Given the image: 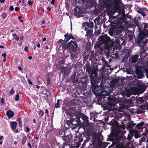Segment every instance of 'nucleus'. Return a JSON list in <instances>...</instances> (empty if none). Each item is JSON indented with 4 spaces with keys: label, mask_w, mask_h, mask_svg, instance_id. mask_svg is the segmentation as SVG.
I'll list each match as a JSON object with an SVG mask.
<instances>
[{
    "label": "nucleus",
    "mask_w": 148,
    "mask_h": 148,
    "mask_svg": "<svg viewBox=\"0 0 148 148\" xmlns=\"http://www.w3.org/2000/svg\"><path fill=\"white\" fill-rule=\"evenodd\" d=\"M141 29L142 28H140V27L138 28V30L140 32V33L138 36V45L140 48L144 47L145 45V44L148 41L147 39H146L145 41L143 40V43H141V41L144 39L145 36L148 37V30H147L145 29H143L141 31Z\"/></svg>",
    "instance_id": "f257e3e1"
},
{
    "label": "nucleus",
    "mask_w": 148,
    "mask_h": 148,
    "mask_svg": "<svg viewBox=\"0 0 148 148\" xmlns=\"http://www.w3.org/2000/svg\"><path fill=\"white\" fill-rule=\"evenodd\" d=\"M86 71L89 74H90V82L92 84L97 85L99 82V79L98 77L97 70L95 68L91 67L86 69Z\"/></svg>",
    "instance_id": "f03ea898"
},
{
    "label": "nucleus",
    "mask_w": 148,
    "mask_h": 148,
    "mask_svg": "<svg viewBox=\"0 0 148 148\" xmlns=\"http://www.w3.org/2000/svg\"><path fill=\"white\" fill-rule=\"evenodd\" d=\"M99 41L100 44H104V48L109 51L110 48L109 37L102 36L99 38Z\"/></svg>",
    "instance_id": "7ed1b4c3"
},
{
    "label": "nucleus",
    "mask_w": 148,
    "mask_h": 148,
    "mask_svg": "<svg viewBox=\"0 0 148 148\" xmlns=\"http://www.w3.org/2000/svg\"><path fill=\"white\" fill-rule=\"evenodd\" d=\"M83 27H84V30L86 31V36H90L92 34V29L93 27V24L92 22L88 23L85 22L83 23Z\"/></svg>",
    "instance_id": "20e7f679"
},
{
    "label": "nucleus",
    "mask_w": 148,
    "mask_h": 148,
    "mask_svg": "<svg viewBox=\"0 0 148 148\" xmlns=\"http://www.w3.org/2000/svg\"><path fill=\"white\" fill-rule=\"evenodd\" d=\"M136 124H134L133 122L131 121L127 125L126 128L129 131L131 135H134L135 138H137L139 137V136L138 134V130H137V132H136L135 130L132 129L134 126Z\"/></svg>",
    "instance_id": "39448f33"
},
{
    "label": "nucleus",
    "mask_w": 148,
    "mask_h": 148,
    "mask_svg": "<svg viewBox=\"0 0 148 148\" xmlns=\"http://www.w3.org/2000/svg\"><path fill=\"white\" fill-rule=\"evenodd\" d=\"M143 125L144 123L143 122L138 124L136 127V129L138 130V132L144 131V132L143 134L146 135L148 134V124H146L144 127H143Z\"/></svg>",
    "instance_id": "423d86ee"
},
{
    "label": "nucleus",
    "mask_w": 148,
    "mask_h": 148,
    "mask_svg": "<svg viewBox=\"0 0 148 148\" xmlns=\"http://www.w3.org/2000/svg\"><path fill=\"white\" fill-rule=\"evenodd\" d=\"M114 139L113 143L116 146L121 148L123 147L124 140L122 137L115 136L114 137Z\"/></svg>",
    "instance_id": "0eeeda50"
},
{
    "label": "nucleus",
    "mask_w": 148,
    "mask_h": 148,
    "mask_svg": "<svg viewBox=\"0 0 148 148\" xmlns=\"http://www.w3.org/2000/svg\"><path fill=\"white\" fill-rule=\"evenodd\" d=\"M123 42V38L119 36L115 39L113 42V44L116 49H120L122 47V44Z\"/></svg>",
    "instance_id": "6e6552de"
},
{
    "label": "nucleus",
    "mask_w": 148,
    "mask_h": 148,
    "mask_svg": "<svg viewBox=\"0 0 148 148\" xmlns=\"http://www.w3.org/2000/svg\"><path fill=\"white\" fill-rule=\"evenodd\" d=\"M77 47L78 45L76 42L72 40L68 42L67 45V48L69 49V50L73 52L76 51Z\"/></svg>",
    "instance_id": "1a4fd4ad"
},
{
    "label": "nucleus",
    "mask_w": 148,
    "mask_h": 148,
    "mask_svg": "<svg viewBox=\"0 0 148 148\" xmlns=\"http://www.w3.org/2000/svg\"><path fill=\"white\" fill-rule=\"evenodd\" d=\"M140 56L142 59L144 60L145 61L148 62V53L147 54L145 53L144 47L142 48L140 52Z\"/></svg>",
    "instance_id": "9d476101"
},
{
    "label": "nucleus",
    "mask_w": 148,
    "mask_h": 148,
    "mask_svg": "<svg viewBox=\"0 0 148 148\" xmlns=\"http://www.w3.org/2000/svg\"><path fill=\"white\" fill-rule=\"evenodd\" d=\"M111 66H110L107 65V64L106 65H104L102 67L103 69V71L102 72V75L103 77V75H108L109 72L107 71L108 70H110L111 71H112L114 70L113 68H111Z\"/></svg>",
    "instance_id": "9b49d317"
},
{
    "label": "nucleus",
    "mask_w": 148,
    "mask_h": 148,
    "mask_svg": "<svg viewBox=\"0 0 148 148\" xmlns=\"http://www.w3.org/2000/svg\"><path fill=\"white\" fill-rule=\"evenodd\" d=\"M133 34L132 31L127 29L125 32V36L126 38H129V40L131 42L133 41Z\"/></svg>",
    "instance_id": "f8f14e48"
},
{
    "label": "nucleus",
    "mask_w": 148,
    "mask_h": 148,
    "mask_svg": "<svg viewBox=\"0 0 148 148\" xmlns=\"http://www.w3.org/2000/svg\"><path fill=\"white\" fill-rule=\"evenodd\" d=\"M71 136L70 135L67 136L63 138L64 142L63 144L65 145H70V143L71 142Z\"/></svg>",
    "instance_id": "ddd939ff"
},
{
    "label": "nucleus",
    "mask_w": 148,
    "mask_h": 148,
    "mask_svg": "<svg viewBox=\"0 0 148 148\" xmlns=\"http://www.w3.org/2000/svg\"><path fill=\"white\" fill-rule=\"evenodd\" d=\"M132 103L131 98L125 101L123 103V108H127L130 107Z\"/></svg>",
    "instance_id": "4468645a"
},
{
    "label": "nucleus",
    "mask_w": 148,
    "mask_h": 148,
    "mask_svg": "<svg viewBox=\"0 0 148 148\" xmlns=\"http://www.w3.org/2000/svg\"><path fill=\"white\" fill-rule=\"evenodd\" d=\"M103 89L102 87L99 86H96L94 90V93L98 96L100 95Z\"/></svg>",
    "instance_id": "2eb2a0df"
},
{
    "label": "nucleus",
    "mask_w": 148,
    "mask_h": 148,
    "mask_svg": "<svg viewBox=\"0 0 148 148\" xmlns=\"http://www.w3.org/2000/svg\"><path fill=\"white\" fill-rule=\"evenodd\" d=\"M136 73L137 75L138 78H142L144 76L142 71L139 69H137L136 70Z\"/></svg>",
    "instance_id": "dca6fc26"
},
{
    "label": "nucleus",
    "mask_w": 148,
    "mask_h": 148,
    "mask_svg": "<svg viewBox=\"0 0 148 148\" xmlns=\"http://www.w3.org/2000/svg\"><path fill=\"white\" fill-rule=\"evenodd\" d=\"M91 135L93 141H95L98 139V134L95 132H93L91 133Z\"/></svg>",
    "instance_id": "f3484780"
},
{
    "label": "nucleus",
    "mask_w": 148,
    "mask_h": 148,
    "mask_svg": "<svg viewBox=\"0 0 148 148\" xmlns=\"http://www.w3.org/2000/svg\"><path fill=\"white\" fill-rule=\"evenodd\" d=\"M64 36L66 40V42L69 41L71 39H73L75 38L72 35V34H70L69 35L68 33H67L65 34Z\"/></svg>",
    "instance_id": "a211bd4d"
},
{
    "label": "nucleus",
    "mask_w": 148,
    "mask_h": 148,
    "mask_svg": "<svg viewBox=\"0 0 148 148\" xmlns=\"http://www.w3.org/2000/svg\"><path fill=\"white\" fill-rule=\"evenodd\" d=\"M147 9L145 8H141L137 12L144 16H145V11Z\"/></svg>",
    "instance_id": "6ab92c4d"
},
{
    "label": "nucleus",
    "mask_w": 148,
    "mask_h": 148,
    "mask_svg": "<svg viewBox=\"0 0 148 148\" xmlns=\"http://www.w3.org/2000/svg\"><path fill=\"white\" fill-rule=\"evenodd\" d=\"M138 56L137 55L132 56L131 57V63H134L137 62L138 61Z\"/></svg>",
    "instance_id": "aec40b11"
},
{
    "label": "nucleus",
    "mask_w": 148,
    "mask_h": 148,
    "mask_svg": "<svg viewBox=\"0 0 148 148\" xmlns=\"http://www.w3.org/2000/svg\"><path fill=\"white\" fill-rule=\"evenodd\" d=\"M111 92L112 91H110L109 92L107 91V90H106L105 88H103L101 94L100 95H108L110 92Z\"/></svg>",
    "instance_id": "412c9836"
},
{
    "label": "nucleus",
    "mask_w": 148,
    "mask_h": 148,
    "mask_svg": "<svg viewBox=\"0 0 148 148\" xmlns=\"http://www.w3.org/2000/svg\"><path fill=\"white\" fill-rule=\"evenodd\" d=\"M62 72L64 74L66 75H68L70 71L67 68H63L62 70Z\"/></svg>",
    "instance_id": "4be33fe9"
},
{
    "label": "nucleus",
    "mask_w": 148,
    "mask_h": 148,
    "mask_svg": "<svg viewBox=\"0 0 148 148\" xmlns=\"http://www.w3.org/2000/svg\"><path fill=\"white\" fill-rule=\"evenodd\" d=\"M6 114L9 118H10L13 117L14 115V112L10 110H9L7 112Z\"/></svg>",
    "instance_id": "5701e85b"
},
{
    "label": "nucleus",
    "mask_w": 148,
    "mask_h": 148,
    "mask_svg": "<svg viewBox=\"0 0 148 148\" xmlns=\"http://www.w3.org/2000/svg\"><path fill=\"white\" fill-rule=\"evenodd\" d=\"M81 116L84 121L86 123H87L88 121V117L86 115L83 114H81Z\"/></svg>",
    "instance_id": "b1692460"
},
{
    "label": "nucleus",
    "mask_w": 148,
    "mask_h": 148,
    "mask_svg": "<svg viewBox=\"0 0 148 148\" xmlns=\"http://www.w3.org/2000/svg\"><path fill=\"white\" fill-rule=\"evenodd\" d=\"M17 125V123L15 122H12L11 123V127L12 130H14Z\"/></svg>",
    "instance_id": "393cba45"
},
{
    "label": "nucleus",
    "mask_w": 148,
    "mask_h": 148,
    "mask_svg": "<svg viewBox=\"0 0 148 148\" xmlns=\"http://www.w3.org/2000/svg\"><path fill=\"white\" fill-rule=\"evenodd\" d=\"M114 8H115L114 12H118L119 13H120L119 8L118 5L115 6Z\"/></svg>",
    "instance_id": "a878e982"
},
{
    "label": "nucleus",
    "mask_w": 148,
    "mask_h": 148,
    "mask_svg": "<svg viewBox=\"0 0 148 148\" xmlns=\"http://www.w3.org/2000/svg\"><path fill=\"white\" fill-rule=\"evenodd\" d=\"M27 140V138L26 136H24L22 139V144L23 145H24Z\"/></svg>",
    "instance_id": "bb28decb"
},
{
    "label": "nucleus",
    "mask_w": 148,
    "mask_h": 148,
    "mask_svg": "<svg viewBox=\"0 0 148 148\" xmlns=\"http://www.w3.org/2000/svg\"><path fill=\"white\" fill-rule=\"evenodd\" d=\"M90 114V119H93L94 121H95V117H97L95 114Z\"/></svg>",
    "instance_id": "cd10ccee"
},
{
    "label": "nucleus",
    "mask_w": 148,
    "mask_h": 148,
    "mask_svg": "<svg viewBox=\"0 0 148 148\" xmlns=\"http://www.w3.org/2000/svg\"><path fill=\"white\" fill-rule=\"evenodd\" d=\"M118 123L117 122H115V121L113 120H111V121L109 123V124L110 125H113L114 124H117V123Z\"/></svg>",
    "instance_id": "c85d7f7f"
},
{
    "label": "nucleus",
    "mask_w": 148,
    "mask_h": 148,
    "mask_svg": "<svg viewBox=\"0 0 148 148\" xmlns=\"http://www.w3.org/2000/svg\"><path fill=\"white\" fill-rule=\"evenodd\" d=\"M142 27L144 26V28L143 29H145L147 30L146 29H148V24L147 23H143L142 25Z\"/></svg>",
    "instance_id": "c756f323"
},
{
    "label": "nucleus",
    "mask_w": 148,
    "mask_h": 148,
    "mask_svg": "<svg viewBox=\"0 0 148 148\" xmlns=\"http://www.w3.org/2000/svg\"><path fill=\"white\" fill-rule=\"evenodd\" d=\"M60 100L59 99H58L57 100V102L55 104V108H58L59 107V104H60V103H59V101H60Z\"/></svg>",
    "instance_id": "7c9ffc66"
},
{
    "label": "nucleus",
    "mask_w": 148,
    "mask_h": 148,
    "mask_svg": "<svg viewBox=\"0 0 148 148\" xmlns=\"http://www.w3.org/2000/svg\"><path fill=\"white\" fill-rule=\"evenodd\" d=\"M123 30V28H118L117 29V31L118 33H121L122 31Z\"/></svg>",
    "instance_id": "2f4dec72"
},
{
    "label": "nucleus",
    "mask_w": 148,
    "mask_h": 148,
    "mask_svg": "<svg viewBox=\"0 0 148 148\" xmlns=\"http://www.w3.org/2000/svg\"><path fill=\"white\" fill-rule=\"evenodd\" d=\"M7 17V14L5 13H3L2 14V18L4 19H5Z\"/></svg>",
    "instance_id": "473e14b6"
},
{
    "label": "nucleus",
    "mask_w": 148,
    "mask_h": 148,
    "mask_svg": "<svg viewBox=\"0 0 148 148\" xmlns=\"http://www.w3.org/2000/svg\"><path fill=\"white\" fill-rule=\"evenodd\" d=\"M0 103L1 105L5 104L4 100L3 98H1V99Z\"/></svg>",
    "instance_id": "72a5a7b5"
},
{
    "label": "nucleus",
    "mask_w": 148,
    "mask_h": 148,
    "mask_svg": "<svg viewBox=\"0 0 148 148\" xmlns=\"http://www.w3.org/2000/svg\"><path fill=\"white\" fill-rule=\"evenodd\" d=\"M14 92V91L13 88L11 89L10 91V94L11 95H13Z\"/></svg>",
    "instance_id": "f704fd0d"
},
{
    "label": "nucleus",
    "mask_w": 148,
    "mask_h": 148,
    "mask_svg": "<svg viewBox=\"0 0 148 148\" xmlns=\"http://www.w3.org/2000/svg\"><path fill=\"white\" fill-rule=\"evenodd\" d=\"M75 57V55L74 53H71V59L73 60L74 59Z\"/></svg>",
    "instance_id": "c9c22d12"
},
{
    "label": "nucleus",
    "mask_w": 148,
    "mask_h": 148,
    "mask_svg": "<svg viewBox=\"0 0 148 148\" xmlns=\"http://www.w3.org/2000/svg\"><path fill=\"white\" fill-rule=\"evenodd\" d=\"M19 95L18 94H17L15 98V100L16 101H17L19 100Z\"/></svg>",
    "instance_id": "e433bc0d"
},
{
    "label": "nucleus",
    "mask_w": 148,
    "mask_h": 148,
    "mask_svg": "<svg viewBox=\"0 0 148 148\" xmlns=\"http://www.w3.org/2000/svg\"><path fill=\"white\" fill-rule=\"evenodd\" d=\"M9 9L11 11H12L14 10V8L11 5L9 8Z\"/></svg>",
    "instance_id": "4c0bfd02"
},
{
    "label": "nucleus",
    "mask_w": 148,
    "mask_h": 148,
    "mask_svg": "<svg viewBox=\"0 0 148 148\" xmlns=\"http://www.w3.org/2000/svg\"><path fill=\"white\" fill-rule=\"evenodd\" d=\"M19 10V8L18 7H16L15 8V10L16 12L18 11Z\"/></svg>",
    "instance_id": "58836bf2"
},
{
    "label": "nucleus",
    "mask_w": 148,
    "mask_h": 148,
    "mask_svg": "<svg viewBox=\"0 0 148 148\" xmlns=\"http://www.w3.org/2000/svg\"><path fill=\"white\" fill-rule=\"evenodd\" d=\"M40 115L41 116H42L43 115L44 112L42 110L40 111Z\"/></svg>",
    "instance_id": "ea45409f"
},
{
    "label": "nucleus",
    "mask_w": 148,
    "mask_h": 148,
    "mask_svg": "<svg viewBox=\"0 0 148 148\" xmlns=\"http://www.w3.org/2000/svg\"><path fill=\"white\" fill-rule=\"evenodd\" d=\"M25 0H19L18 2L20 3L22 2V4H23L24 3V1Z\"/></svg>",
    "instance_id": "a19ab883"
},
{
    "label": "nucleus",
    "mask_w": 148,
    "mask_h": 148,
    "mask_svg": "<svg viewBox=\"0 0 148 148\" xmlns=\"http://www.w3.org/2000/svg\"><path fill=\"white\" fill-rule=\"evenodd\" d=\"M131 138H132L131 136L130 135L128 134L127 137V139L128 140H131Z\"/></svg>",
    "instance_id": "79ce46f5"
},
{
    "label": "nucleus",
    "mask_w": 148,
    "mask_h": 148,
    "mask_svg": "<svg viewBox=\"0 0 148 148\" xmlns=\"http://www.w3.org/2000/svg\"><path fill=\"white\" fill-rule=\"evenodd\" d=\"M2 55L4 57V58H6V54L5 53L2 54Z\"/></svg>",
    "instance_id": "37998d69"
},
{
    "label": "nucleus",
    "mask_w": 148,
    "mask_h": 148,
    "mask_svg": "<svg viewBox=\"0 0 148 148\" xmlns=\"http://www.w3.org/2000/svg\"><path fill=\"white\" fill-rule=\"evenodd\" d=\"M121 14L122 15H123L124 14H125V12H124V10L123 9L122 11H121Z\"/></svg>",
    "instance_id": "c03bdc74"
},
{
    "label": "nucleus",
    "mask_w": 148,
    "mask_h": 148,
    "mask_svg": "<svg viewBox=\"0 0 148 148\" xmlns=\"http://www.w3.org/2000/svg\"><path fill=\"white\" fill-rule=\"evenodd\" d=\"M60 62L61 64H63L64 63V60H62L60 61Z\"/></svg>",
    "instance_id": "a18cd8bd"
},
{
    "label": "nucleus",
    "mask_w": 148,
    "mask_h": 148,
    "mask_svg": "<svg viewBox=\"0 0 148 148\" xmlns=\"http://www.w3.org/2000/svg\"><path fill=\"white\" fill-rule=\"evenodd\" d=\"M26 131L27 132H29V131L30 129L28 127H26Z\"/></svg>",
    "instance_id": "49530a36"
},
{
    "label": "nucleus",
    "mask_w": 148,
    "mask_h": 148,
    "mask_svg": "<svg viewBox=\"0 0 148 148\" xmlns=\"http://www.w3.org/2000/svg\"><path fill=\"white\" fill-rule=\"evenodd\" d=\"M24 50L25 51H27L28 50V47H27V46L25 48Z\"/></svg>",
    "instance_id": "de8ad7c7"
},
{
    "label": "nucleus",
    "mask_w": 148,
    "mask_h": 148,
    "mask_svg": "<svg viewBox=\"0 0 148 148\" xmlns=\"http://www.w3.org/2000/svg\"><path fill=\"white\" fill-rule=\"evenodd\" d=\"M28 4L29 5H30L32 4V2L31 1H28L27 2Z\"/></svg>",
    "instance_id": "09e8293b"
},
{
    "label": "nucleus",
    "mask_w": 148,
    "mask_h": 148,
    "mask_svg": "<svg viewBox=\"0 0 148 148\" xmlns=\"http://www.w3.org/2000/svg\"><path fill=\"white\" fill-rule=\"evenodd\" d=\"M28 82L29 84L31 85L32 84V82L29 79L28 80Z\"/></svg>",
    "instance_id": "8fccbe9b"
},
{
    "label": "nucleus",
    "mask_w": 148,
    "mask_h": 148,
    "mask_svg": "<svg viewBox=\"0 0 148 148\" xmlns=\"http://www.w3.org/2000/svg\"><path fill=\"white\" fill-rule=\"evenodd\" d=\"M5 2V0H0V2L1 3H3Z\"/></svg>",
    "instance_id": "3c124183"
},
{
    "label": "nucleus",
    "mask_w": 148,
    "mask_h": 148,
    "mask_svg": "<svg viewBox=\"0 0 148 148\" xmlns=\"http://www.w3.org/2000/svg\"><path fill=\"white\" fill-rule=\"evenodd\" d=\"M18 69H19V70H20V71H22L23 69H22L20 66H18Z\"/></svg>",
    "instance_id": "603ef678"
},
{
    "label": "nucleus",
    "mask_w": 148,
    "mask_h": 148,
    "mask_svg": "<svg viewBox=\"0 0 148 148\" xmlns=\"http://www.w3.org/2000/svg\"><path fill=\"white\" fill-rule=\"evenodd\" d=\"M47 10L48 11H50L51 10V8L48 6L47 7Z\"/></svg>",
    "instance_id": "864d4df0"
},
{
    "label": "nucleus",
    "mask_w": 148,
    "mask_h": 148,
    "mask_svg": "<svg viewBox=\"0 0 148 148\" xmlns=\"http://www.w3.org/2000/svg\"><path fill=\"white\" fill-rule=\"evenodd\" d=\"M55 1V0H52L51 2V4H53Z\"/></svg>",
    "instance_id": "5fc2aeb1"
},
{
    "label": "nucleus",
    "mask_w": 148,
    "mask_h": 148,
    "mask_svg": "<svg viewBox=\"0 0 148 148\" xmlns=\"http://www.w3.org/2000/svg\"><path fill=\"white\" fill-rule=\"evenodd\" d=\"M28 58L29 60H31L32 59V56H29Z\"/></svg>",
    "instance_id": "6e6d98bb"
},
{
    "label": "nucleus",
    "mask_w": 148,
    "mask_h": 148,
    "mask_svg": "<svg viewBox=\"0 0 148 148\" xmlns=\"http://www.w3.org/2000/svg\"><path fill=\"white\" fill-rule=\"evenodd\" d=\"M18 121H19V125H21L22 122H21V121L20 120H19Z\"/></svg>",
    "instance_id": "4d7b16f0"
},
{
    "label": "nucleus",
    "mask_w": 148,
    "mask_h": 148,
    "mask_svg": "<svg viewBox=\"0 0 148 148\" xmlns=\"http://www.w3.org/2000/svg\"><path fill=\"white\" fill-rule=\"evenodd\" d=\"M28 145L29 147L31 148L32 147V146H31V145L29 143H28Z\"/></svg>",
    "instance_id": "13d9d810"
},
{
    "label": "nucleus",
    "mask_w": 148,
    "mask_h": 148,
    "mask_svg": "<svg viewBox=\"0 0 148 148\" xmlns=\"http://www.w3.org/2000/svg\"><path fill=\"white\" fill-rule=\"evenodd\" d=\"M40 44L39 43H38V44H37V46L38 47L40 48Z\"/></svg>",
    "instance_id": "bf43d9fd"
},
{
    "label": "nucleus",
    "mask_w": 148,
    "mask_h": 148,
    "mask_svg": "<svg viewBox=\"0 0 148 148\" xmlns=\"http://www.w3.org/2000/svg\"><path fill=\"white\" fill-rule=\"evenodd\" d=\"M15 39L17 40H19V38L16 36V37H15Z\"/></svg>",
    "instance_id": "052dcab7"
},
{
    "label": "nucleus",
    "mask_w": 148,
    "mask_h": 148,
    "mask_svg": "<svg viewBox=\"0 0 148 148\" xmlns=\"http://www.w3.org/2000/svg\"><path fill=\"white\" fill-rule=\"evenodd\" d=\"M12 36H13V37H16V34H12Z\"/></svg>",
    "instance_id": "680f3d73"
},
{
    "label": "nucleus",
    "mask_w": 148,
    "mask_h": 148,
    "mask_svg": "<svg viewBox=\"0 0 148 148\" xmlns=\"http://www.w3.org/2000/svg\"><path fill=\"white\" fill-rule=\"evenodd\" d=\"M73 82L75 83H78L77 82V80H73Z\"/></svg>",
    "instance_id": "e2e57ef3"
},
{
    "label": "nucleus",
    "mask_w": 148,
    "mask_h": 148,
    "mask_svg": "<svg viewBox=\"0 0 148 148\" xmlns=\"http://www.w3.org/2000/svg\"><path fill=\"white\" fill-rule=\"evenodd\" d=\"M21 16H19L18 17V18L19 20L21 19Z\"/></svg>",
    "instance_id": "0e129e2a"
},
{
    "label": "nucleus",
    "mask_w": 148,
    "mask_h": 148,
    "mask_svg": "<svg viewBox=\"0 0 148 148\" xmlns=\"http://www.w3.org/2000/svg\"><path fill=\"white\" fill-rule=\"evenodd\" d=\"M45 112L46 114L48 113V110L47 109H46V110H45Z\"/></svg>",
    "instance_id": "69168bd1"
},
{
    "label": "nucleus",
    "mask_w": 148,
    "mask_h": 148,
    "mask_svg": "<svg viewBox=\"0 0 148 148\" xmlns=\"http://www.w3.org/2000/svg\"><path fill=\"white\" fill-rule=\"evenodd\" d=\"M3 136H1L0 137V140H1L3 138Z\"/></svg>",
    "instance_id": "338daca9"
},
{
    "label": "nucleus",
    "mask_w": 148,
    "mask_h": 148,
    "mask_svg": "<svg viewBox=\"0 0 148 148\" xmlns=\"http://www.w3.org/2000/svg\"><path fill=\"white\" fill-rule=\"evenodd\" d=\"M46 40V38H43V41H45Z\"/></svg>",
    "instance_id": "774afa93"
}]
</instances>
